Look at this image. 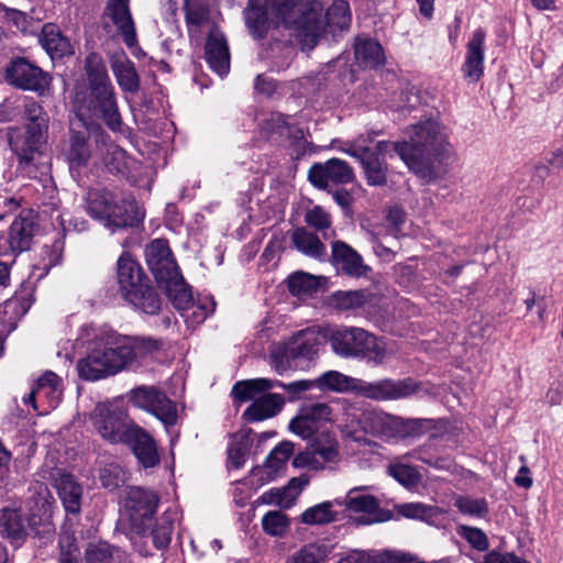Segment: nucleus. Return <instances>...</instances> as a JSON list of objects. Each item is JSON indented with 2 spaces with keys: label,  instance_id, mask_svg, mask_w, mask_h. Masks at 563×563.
<instances>
[{
  "label": "nucleus",
  "instance_id": "obj_1",
  "mask_svg": "<svg viewBox=\"0 0 563 563\" xmlns=\"http://www.w3.org/2000/svg\"><path fill=\"white\" fill-rule=\"evenodd\" d=\"M409 142H394V153L419 177L434 180L443 173L441 158L449 153L444 128L428 119L412 125Z\"/></svg>",
  "mask_w": 563,
  "mask_h": 563
},
{
  "label": "nucleus",
  "instance_id": "obj_2",
  "mask_svg": "<svg viewBox=\"0 0 563 563\" xmlns=\"http://www.w3.org/2000/svg\"><path fill=\"white\" fill-rule=\"evenodd\" d=\"M88 78V92L80 99L76 98L78 115L81 118L101 119L113 132L122 128V118L119 112L114 87L110 80L107 67L98 54H90L85 60Z\"/></svg>",
  "mask_w": 563,
  "mask_h": 563
},
{
  "label": "nucleus",
  "instance_id": "obj_3",
  "mask_svg": "<svg viewBox=\"0 0 563 563\" xmlns=\"http://www.w3.org/2000/svg\"><path fill=\"white\" fill-rule=\"evenodd\" d=\"M79 339L92 343L87 356L81 358L77 365L81 378L98 380L126 368L120 347V334L114 330L84 325L80 329Z\"/></svg>",
  "mask_w": 563,
  "mask_h": 563
},
{
  "label": "nucleus",
  "instance_id": "obj_4",
  "mask_svg": "<svg viewBox=\"0 0 563 563\" xmlns=\"http://www.w3.org/2000/svg\"><path fill=\"white\" fill-rule=\"evenodd\" d=\"M145 257L150 271L175 309L186 308L191 300V290L180 274L168 242L164 239L152 241L146 246Z\"/></svg>",
  "mask_w": 563,
  "mask_h": 563
},
{
  "label": "nucleus",
  "instance_id": "obj_5",
  "mask_svg": "<svg viewBox=\"0 0 563 563\" xmlns=\"http://www.w3.org/2000/svg\"><path fill=\"white\" fill-rule=\"evenodd\" d=\"M303 0H269L272 13L284 27L291 30L302 49L311 51L324 35L321 11L302 7Z\"/></svg>",
  "mask_w": 563,
  "mask_h": 563
},
{
  "label": "nucleus",
  "instance_id": "obj_6",
  "mask_svg": "<svg viewBox=\"0 0 563 563\" xmlns=\"http://www.w3.org/2000/svg\"><path fill=\"white\" fill-rule=\"evenodd\" d=\"M23 131L11 139V147L21 164L30 165L48 141L49 115L34 99L25 98L22 107Z\"/></svg>",
  "mask_w": 563,
  "mask_h": 563
},
{
  "label": "nucleus",
  "instance_id": "obj_7",
  "mask_svg": "<svg viewBox=\"0 0 563 563\" xmlns=\"http://www.w3.org/2000/svg\"><path fill=\"white\" fill-rule=\"evenodd\" d=\"M329 343L334 354L343 358L367 360L375 365L382 364L388 354L382 338L357 327H340L332 330Z\"/></svg>",
  "mask_w": 563,
  "mask_h": 563
},
{
  "label": "nucleus",
  "instance_id": "obj_8",
  "mask_svg": "<svg viewBox=\"0 0 563 563\" xmlns=\"http://www.w3.org/2000/svg\"><path fill=\"white\" fill-rule=\"evenodd\" d=\"M5 81L19 89L44 96L51 87L52 77L25 57H13L4 69Z\"/></svg>",
  "mask_w": 563,
  "mask_h": 563
},
{
  "label": "nucleus",
  "instance_id": "obj_9",
  "mask_svg": "<svg viewBox=\"0 0 563 563\" xmlns=\"http://www.w3.org/2000/svg\"><path fill=\"white\" fill-rule=\"evenodd\" d=\"M158 503L159 496L156 492L143 487L130 488L125 509L129 512L131 526L137 533H146L151 528Z\"/></svg>",
  "mask_w": 563,
  "mask_h": 563
},
{
  "label": "nucleus",
  "instance_id": "obj_10",
  "mask_svg": "<svg viewBox=\"0 0 563 563\" xmlns=\"http://www.w3.org/2000/svg\"><path fill=\"white\" fill-rule=\"evenodd\" d=\"M129 400L135 407L145 409L157 417L166 427L177 421L175 404L154 387H137L130 391Z\"/></svg>",
  "mask_w": 563,
  "mask_h": 563
},
{
  "label": "nucleus",
  "instance_id": "obj_11",
  "mask_svg": "<svg viewBox=\"0 0 563 563\" xmlns=\"http://www.w3.org/2000/svg\"><path fill=\"white\" fill-rule=\"evenodd\" d=\"M416 390V383L411 378L401 380L386 378L373 383L357 378L354 393L362 397L383 401L406 398L415 394Z\"/></svg>",
  "mask_w": 563,
  "mask_h": 563
},
{
  "label": "nucleus",
  "instance_id": "obj_12",
  "mask_svg": "<svg viewBox=\"0 0 563 563\" xmlns=\"http://www.w3.org/2000/svg\"><path fill=\"white\" fill-rule=\"evenodd\" d=\"M355 178L353 168L340 158H330L324 163H314L308 170L309 181L318 189L327 190L330 186L352 183Z\"/></svg>",
  "mask_w": 563,
  "mask_h": 563
},
{
  "label": "nucleus",
  "instance_id": "obj_13",
  "mask_svg": "<svg viewBox=\"0 0 563 563\" xmlns=\"http://www.w3.org/2000/svg\"><path fill=\"white\" fill-rule=\"evenodd\" d=\"M36 230L35 218L31 212H21L0 234V249L3 252L21 253L27 251Z\"/></svg>",
  "mask_w": 563,
  "mask_h": 563
},
{
  "label": "nucleus",
  "instance_id": "obj_14",
  "mask_svg": "<svg viewBox=\"0 0 563 563\" xmlns=\"http://www.w3.org/2000/svg\"><path fill=\"white\" fill-rule=\"evenodd\" d=\"M92 419L99 434L111 443H124L129 431L136 426L122 411L106 407L97 408Z\"/></svg>",
  "mask_w": 563,
  "mask_h": 563
},
{
  "label": "nucleus",
  "instance_id": "obj_15",
  "mask_svg": "<svg viewBox=\"0 0 563 563\" xmlns=\"http://www.w3.org/2000/svg\"><path fill=\"white\" fill-rule=\"evenodd\" d=\"M332 420V409L323 402L303 405L290 420L289 429L302 439L311 438L319 428Z\"/></svg>",
  "mask_w": 563,
  "mask_h": 563
},
{
  "label": "nucleus",
  "instance_id": "obj_16",
  "mask_svg": "<svg viewBox=\"0 0 563 563\" xmlns=\"http://www.w3.org/2000/svg\"><path fill=\"white\" fill-rule=\"evenodd\" d=\"M394 152V142L380 141L361 163L368 186L382 187L387 184L388 165L385 156Z\"/></svg>",
  "mask_w": 563,
  "mask_h": 563
},
{
  "label": "nucleus",
  "instance_id": "obj_17",
  "mask_svg": "<svg viewBox=\"0 0 563 563\" xmlns=\"http://www.w3.org/2000/svg\"><path fill=\"white\" fill-rule=\"evenodd\" d=\"M103 16L117 26L126 46L132 47L136 43V31L129 7V0H108Z\"/></svg>",
  "mask_w": 563,
  "mask_h": 563
},
{
  "label": "nucleus",
  "instance_id": "obj_18",
  "mask_svg": "<svg viewBox=\"0 0 563 563\" xmlns=\"http://www.w3.org/2000/svg\"><path fill=\"white\" fill-rule=\"evenodd\" d=\"M57 475L54 487L65 511L70 515H79L84 496L82 485L70 473L57 471Z\"/></svg>",
  "mask_w": 563,
  "mask_h": 563
},
{
  "label": "nucleus",
  "instance_id": "obj_19",
  "mask_svg": "<svg viewBox=\"0 0 563 563\" xmlns=\"http://www.w3.org/2000/svg\"><path fill=\"white\" fill-rule=\"evenodd\" d=\"M484 42L485 32L477 29L473 32L466 45L465 62L462 66L464 78L477 82L484 75Z\"/></svg>",
  "mask_w": 563,
  "mask_h": 563
},
{
  "label": "nucleus",
  "instance_id": "obj_20",
  "mask_svg": "<svg viewBox=\"0 0 563 563\" xmlns=\"http://www.w3.org/2000/svg\"><path fill=\"white\" fill-rule=\"evenodd\" d=\"M333 265L343 274L351 277H362L367 274L369 267L364 264L362 256L343 241L332 243Z\"/></svg>",
  "mask_w": 563,
  "mask_h": 563
},
{
  "label": "nucleus",
  "instance_id": "obj_21",
  "mask_svg": "<svg viewBox=\"0 0 563 563\" xmlns=\"http://www.w3.org/2000/svg\"><path fill=\"white\" fill-rule=\"evenodd\" d=\"M124 443L129 444L143 467H154L159 463V455L154 439L141 427L129 431Z\"/></svg>",
  "mask_w": 563,
  "mask_h": 563
},
{
  "label": "nucleus",
  "instance_id": "obj_22",
  "mask_svg": "<svg viewBox=\"0 0 563 563\" xmlns=\"http://www.w3.org/2000/svg\"><path fill=\"white\" fill-rule=\"evenodd\" d=\"M343 505L349 511L372 516L369 519H358L363 525L382 522L391 518V515L383 516L379 503L374 496L364 494L358 488H353L346 494Z\"/></svg>",
  "mask_w": 563,
  "mask_h": 563
},
{
  "label": "nucleus",
  "instance_id": "obj_23",
  "mask_svg": "<svg viewBox=\"0 0 563 563\" xmlns=\"http://www.w3.org/2000/svg\"><path fill=\"white\" fill-rule=\"evenodd\" d=\"M206 60L210 68L220 76L225 75L230 68L229 45L223 33L218 29H212L206 45Z\"/></svg>",
  "mask_w": 563,
  "mask_h": 563
},
{
  "label": "nucleus",
  "instance_id": "obj_24",
  "mask_svg": "<svg viewBox=\"0 0 563 563\" xmlns=\"http://www.w3.org/2000/svg\"><path fill=\"white\" fill-rule=\"evenodd\" d=\"M294 448L295 445L290 441L280 442L268 454L263 466H256L252 470V475L258 477L261 484L273 481L294 454Z\"/></svg>",
  "mask_w": 563,
  "mask_h": 563
},
{
  "label": "nucleus",
  "instance_id": "obj_25",
  "mask_svg": "<svg viewBox=\"0 0 563 563\" xmlns=\"http://www.w3.org/2000/svg\"><path fill=\"white\" fill-rule=\"evenodd\" d=\"M110 67L117 79L119 87L130 93H135L140 89V76L133 62L121 51L111 54Z\"/></svg>",
  "mask_w": 563,
  "mask_h": 563
},
{
  "label": "nucleus",
  "instance_id": "obj_26",
  "mask_svg": "<svg viewBox=\"0 0 563 563\" xmlns=\"http://www.w3.org/2000/svg\"><path fill=\"white\" fill-rule=\"evenodd\" d=\"M309 481L305 476L294 477L284 487H275L258 497V503L290 508Z\"/></svg>",
  "mask_w": 563,
  "mask_h": 563
},
{
  "label": "nucleus",
  "instance_id": "obj_27",
  "mask_svg": "<svg viewBox=\"0 0 563 563\" xmlns=\"http://www.w3.org/2000/svg\"><path fill=\"white\" fill-rule=\"evenodd\" d=\"M144 219V213L139 209L133 199L115 198L113 208L110 209L104 224L112 229H123L126 227H135Z\"/></svg>",
  "mask_w": 563,
  "mask_h": 563
},
{
  "label": "nucleus",
  "instance_id": "obj_28",
  "mask_svg": "<svg viewBox=\"0 0 563 563\" xmlns=\"http://www.w3.org/2000/svg\"><path fill=\"white\" fill-rule=\"evenodd\" d=\"M121 352H123L125 366L139 362L155 352L159 351L163 346V341L152 338H130L120 334Z\"/></svg>",
  "mask_w": 563,
  "mask_h": 563
},
{
  "label": "nucleus",
  "instance_id": "obj_29",
  "mask_svg": "<svg viewBox=\"0 0 563 563\" xmlns=\"http://www.w3.org/2000/svg\"><path fill=\"white\" fill-rule=\"evenodd\" d=\"M88 141L89 131L86 126L79 130H76L74 126L70 128L68 148L65 153L70 170L80 169L88 164L91 157Z\"/></svg>",
  "mask_w": 563,
  "mask_h": 563
},
{
  "label": "nucleus",
  "instance_id": "obj_30",
  "mask_svg": "<svg viewBox=\"0 0 563 563\" xmlns=\"http://www.w3.org/2000/svg\"><path fill=\"white\" fill-rule=\"evenodd\" d=\"M123 298L134 307V309L146 314H157L162 308V298L157 290L151 285L150 279L139 285L131 291H128Z\"/></svg>",
  "mask_w": 563,
  "mask_h": 563
},
{
  "label": "nucleus",
  "instance_id": "obj_31",
  "mask_svg": "<svg viewBox=\"0 0 563 563\" xmlns=\"http://www.w3.org/2000/svg\"><path fill=\"white\" fill-rule=\"evenodd\" d=\"M40 43L52 59L71 55L70 41L64 36L59 27L54 23H46L42 27Z\"/></svg>",
  "mask_w": 563,
  "mask_h": 563
},
{
  "label": "nucleus",
  "instance_id": "obj_32",
  "mask_svg": "<svg viewBox=\"0 0 563 563\" xmlns=\"http://www.w3.org/2000/svg\"><path fill=\"white\" fill-rule=\"evenodd\" d=\"M285 405L284 398L278 394H264L254 399V401L244 411V417L250 422H257L275 417Z\"/></svg>",
  "mask_w": 563,
  "mask_h": 563
},
{
  "label": "nucleus",
  "instance_id": "obj_33",
  "mask_svg": "<svg viewBox=\"0 0 563 563\" xmlns=\"http://www.w3.org/2000/svg\"><path fill=\"white\" fill-rule=\"evenodd\" d=\"M147 279L141 266L129 254H123L119 257L118 283L122 297Z\"/></svg>",
  "mask_w": 563,
  "mask_h": 563
},
{
  "label": "nucleus",
  "instance_id": "obj_34",
  "mask_svg": "<svg viewBox=\"0 0 563 563\" xmlns=\"http://www.w3.org/2000/svg\"><path fill=\"white\" fill-rule=\"evenodd\" d=\"M290 239L296 250L308 257L322 261L327 255L325 245L319 236L305 227L296 228Z\"/></svg>",
  "mask_w": 563,
  "mask_h": 563
},
{
  "label": "nucleus",
  "instance_id": "obj_35",
  "mask_svg": "<svg viewBox=\"0 0 563 563\" xmlns=\"http://www.w3.org/2000/svg\"><path fill=\"white\" fill-rule=\"evenodd\" d=\"M243 13L245 24L252 36L255 38L265 37L269 29L266 0H249Z\"/></svg>",
  "mask_w": 563,
  "mask_h": 563
},
{
  "label": "nucleus",
  "instance_id": "obj_36",
  "mask_svg": "<svg viewBox=\"0 0 563 563\" xmlns=\"http://www.w3.org/2000/svg\"><path fill=\"white\" fill-rule=\"evenodd\" d=\"M354 55L356 62L363 68L375 69L385 63L382 45L371 38L358 37L354 45Z\"/></svg>",
  "mask_w": 563,
  "mask_h": 563
},
{
  "label": "nucleus",
  "instance_id": "obj_37",
  "mask_svg": "<svg viewBox=\"0 0 563 563\" xmlns=\"http://www.w3.org/2000/svg\"><path fill=\"white\" fill-rule=\"evenodd\" d=\"M372 295L366 290H339L329 297V306L339 311L355 310L369 302Z\"/></svg>",
  "mask_w": 563,
  "mask_h": 563
},
{
  "label": "nucleus",
  "instance_id": "obj_38",
  "mask_svg": "<svg viewBox=\"0 0 563 563\" xmlns=\"http://www.w3.org/2000/svg\"><path fill=\"white\" fill-rule=\"evenodd\" d=\"M395 511L398 516L406 519L421 520L429 525H434L442 514L441 509L423 503H404L395 505Z\"/></svg>",
  "mask_w": 563,
  "mask_h": 563
},
{
  "label": "nucleus",
  "instance_id": "obj_39",
  "mask_svg": "<svg viewBox=\"0 0 563 563\" xmlns=\"http://www.w3.org/2000/svg\"><path fill=\"white\" fill-rule=\"evenodd\" d=\"M339 442L329 433H321L311 442V450L324 466L340 461Z\"/></svg>",
  "mask_w": 563,
  "mask_h": 563
},
{
  "label": "nucleus",
  "instance_id": "obj_40",
  "mask_svg": "<svg viewBox=\"0 0 563 563\" xmlns=\"http://www.w3.org/2000/svg\"><path fill=\"white\" fill-rule=\"evenodd\" d=\"M317 10H321V8H316ZM321 18L324 24V31L327 26L334 31L335 29L340 31L347 30L351 23V13L349 3L345 0H336L334 1L327 10V13L323 15L321 13Z\"/></svg>",
  "mask_w": 563,
  "mask_h": 563
},
{
  "label": "nucleus",
  "instance_id": "obj_41",
  "mask_svg": "<svg viewBox=\"0 0 563 563\" xmlns=\"http://www.w3.org/2000/svg\"><path fill=\"white\" fill-rule=\"evenodd\" d=\"M115 196L107 190H92L87 197V212L101 221L109 217L110 209L113 208Z\"/></svg>",
  "mask_w": 563,
  "mask_h": 563
},
{
  "label": "nucleus",
  "instance_id": "obj_42",
  "mask_svg": "<svg viewBox=\"0 0 563 563\" xmlns=\"http://www.w3.org/2000/svg\"><path fill=\"white\" fill-rule=\"evenodd\" d=\"M274 388L272 379L256 378L250 380L238 382L232 388V396L240 402L254 400L257 394Z\"/></svg>",
  "mask_w": 563,
  "mask_h": 563
},
{
  "label": "nucleus",
  "instance_id": "obj_43",
  "mask_svg": "<svg viewBox=\"0 0 563 563\" xmlns=\"http://www.w3.org/2000/svg\"><path fill=\"white\" fill-rule=\"evenodd\" d=\"M262 528L271 537L283 538L290 529V519L280 510L268 511L262 518Z\"/></svg>",
  "mask_w": 563,
  "mask_h": 563
},
{
  "label": "nucleus",
  "instance_id": "obj_44",
  "mask_svg": "<svg viewBox=\"0 0 563 563\" xmlns=\"http://www.w3.org/2000/svg\"><path fill=\"white\" fill-rule=\"evenodd\" d=\"M329 553L325 544L309 543L288 556L286 563H324Z\"/></svg>",
  "mask_w": 563,
  "mask_h": 563
},
{
  "label": "nucleus",
  "instance_id": "obj_45",
  "mask_svg": "<svg viewBox=\"0 0 563 563\" xmlns=\"http://www.w3.org/2000/svg\"><path fill=\"white\" fill-rule=\"evenodd\" d=\"M286 349L287 357L292 358L294 363L299 358L312 360L319 350L317 338H305L301 333Z\"/></svg>",
  "mask_w": 563,
  "mask_h": 563
},
{
  "label": "nucleus",
  "instance_id": "obj_46",
  "mask_svg": "<svg viewBox=\"0 0 563 563\" xmlns=\"http://www.w3.org/2000/svg\"><path fill=\"white\" fill-rule=\"evenodd\" d=\"M331 501H324L306 509L301 516L300 521L306 525H328L335 520V512L332 509Z\"/></svg>",
  "mask_w": 563,
  "mask_h": 563
},
{
  "label": "nucleus",
  "instance_id": "obj_47",
  "mask_svg": "<svg viewBox=\"0 0 563 563\" xmlns=\"http://www.w3.org/2000/svg\"><path fill=\"white\" fill-rule=\"evenodd\" d=\"M173 530V519L167 512H164L155 526L152 525L147 531H150V537L155 548L162 550L169 545Z\"/></svg>",
  "mask_w": 563,
  "mask_h": 563
},
{
  "label": "nucleus",
  "instance_id": "obj_48",
  "mask_svg": "<svg viewBox=\"0 0 563 563\" xmlns=\"http://www.w3.org/2000/svg\"><path fill=\"white\" fill-rule=\"evenodd\" d=\"M357 378L346 376L336 371H329L322 374L317 384L321 388H328L335 391H354Z\"/></svg>",
  "mask_w": 563,
  "mask_h": 563
},
{
  "label": "nucleus",
  "instance_id": "obj_49",
  "mask_svg": "<svg viewBox=\"0 0 563 563\" xmlns=\"http://www.w3.org/2000/svg\"><path fill=\"white\" fill-rule=\"evenodd\" d=\"M0 526L5 536L14 541H19L24 536V522L18 510L3 509L0 517Z\"/></svg>",
  "mask_w": 563,
  "mask_h": 563
},
{
  "label": "nucleus",
  "instance_id": "obj_50",
  "mask_svg": "<svg viewBox=\"0 0 563 563\" xmlns=\"http://www.w3.org/2000/svg\"><path fill=\"white\" fill-rule=\"evenodd\" d=\"M305 222L313 230L321 232L324 239L334 235V232L328 234V230L332 225L331 216L320 206H314L305 214Z\"/></svg>",
  "mask_w": 563,
  "mask_h": 563
},
{
  "label": "nucleus",
  "instance_id": "obj_51",
  "mask_svg": "<svg viewBox=\"0 0 563 563\" xmlns=\"http://www.w3.org/2000/svg\"><path fill=\"white\" fill-rule=\"evenodd\" d=\"M261 131L268 137L285 136L290 134V126L286 117L279 112H272L260 123Z\"/></svg>",
  "mask_w": 563,
  "mask_h": 563
},
{
  "label": "nucleus",
  "instance_id": "obj_52",
  "mask_svg": "<svg viewBox=\"0 0 563 563\" xmlns=\"http://www.w3.org/2000/svg\"><path fill=\"white\" fill-rule=\"evenodd\" d=\"M388 474L404 486H413L420 481V474L416 467L396 461L387 467Z\"/></svg>",
  "mask_w": 563,
  "mask_h": 563
},
{
  "label": "nucleus",
  "instance_id": "obj_53",
  "mask_svg": "<svg viewBox=\"0 0 563 563\" xmlns=\"http://www.w3.org/2000/svg\"><path fill=\"white\" fill-rule=\"evenodd\" d=\"M59 386L60 378L55 373L48 371L37 379L35 388L40 397L44 396L57 402L60 396Z\"/></svg>",
  "mask_w": 563,
  "mask_h": 563
},
{
  "label": "nucleus",
  "instance_id": "obj_54",
  "mask_svg": "<svg viewBox=\"0 0 563 563\" xmlns=\"http://www.w3.org/2000/svg\"><path fill=\"white\" fill-rule=\"evenodd\" d=\"M99 478L104 488L114 490L124 484L125 472L120 465L110 463L100 470Z\"/></svg>",
  "mask_w": 563,
  "mask_h": 563
},
{
  "label": "nucleus",
  "instance_id": "obj_55",
  "mask_svg": "<svg viewBox=\"0 0 563 563\" xmlns=\"http://www.w3.org/2000/svg\"><path fill=\"white\" fill-rule=\"evenodd\" d=\"M216 302L212 299H207L205 303H194V298L191 297L190 303L184 309H177L180 311L181 316L188 321L200 323L202 322L210 313L214 311Z\"/></svg>",
  "mask_w": 563,
  "mask_h": 563
},
{
  "label": "nucleus",
  "instance_id": "obj_56",
  "mask_svg": "<svg viewBox=\"0 0 563 563\" xmlns=\"http://www.w3.org/2000/svg\"><path fill=\"white\" fill-rule=\"evenodd\" d=\"M455 507L464 515L483 518L488 512L487 501L484 498L459 497Z\"/></svg>",
  "mask_w": 563,
  "mask_h": 563
},
{
  "label": "nucleus",
  "instance_id": "obj_57",
  "mask_svg": "<svg viewBox=\"0 0 563 563\" xmlns=\"http://www.w3.org/2000/svg\"><path fill=\"white\" fill-rule=\"evenodd\" d=\"M386 419L382 412L366 410L360 417V424L364 433L380 434L385 430Z\"/></svg>",
  "mask_w": 563,
  "mask_h": 563
},
{
  "label": "nucleus",
  "instance_id": "obj_58",
  "mask_svg": "<svg viewBox=\"0 0 563 563\" xmlns=\"http://www.w3.org/2000/svg\"><path fill=\"white\" fill-rule=\"evenodd\" d=\"M112 548L107 542L89 543L85 551L86 563H111Z\"/></svg>",
  "mask_w": 563,
  "mask_h": 563
},
{
  "label": "nucleus",
  "instance_id": "obj_59",
  "mask_svg": "<svg viewBox=\"0 0 563 563\" xmlns=\"http://www.w3.org/2000/svg\"><path fill=\"white\" fill-rule=\"evenodd\" d=\"M185 14L188 25L200 26L208 20V9L202 0H186Z\"/></svg>",
  "mask_w": 563,
  "mask_h": 563
},
{
  "label": "nucleus",
  "instance_id": "obj_60",
  "mask_svg": "<svg viewBox=\"0 0 563 563\" xmlns=\"http://www.w3.org/2000/svg\"><path fill=\"white\" fill-rule=\"evenodd\" d=\"M456 531L475 550L486 551L488 549V539L483 530L475 527L459 526Z\"/></svg>",
  "mask_w": 563,
  "mask_h": 563
},
{
  "label": "nucleus",
  "instance_id": "obj_61",
  "mask_svg": "<svg viewBox=\"0 0 563 563\" xmlns=\"http://www.w3.org/2000/svg\"><path fill=\"white\" fill-rule=\"evenodd\" d=\"M106 151L104 166L110 173H122L125 168V152L112 143L107 145Z\"/></svg>",
  "mask_w": 563,
  "mask_h": 563
},
{
  "label": "nucleus",
  "instance_id": "obj_62",
  "mask_svg": "<svg viewBox=\"0 0 563 563\" xmlns=\"http://www.w3.org/2000/svg\"><path fill=\"white\" fill-rule=\"evenodd\" d=\"M250 451L249 441L246 439L234 440L228 448V462L234 468H240L245 463V457Z\"/></svg>",
  "mask_w": 563,
  "mask_h": 563
},
{
  "label": "nucleus",
  "instance_id": "obj_63",
  "mask_svg": "<svg viewBox=\"0 0 563 563\" xmlns=\"http://www.w3.org/2000/svg\"><path fill=\"white\" fill-rule=\"evenodd\" d=\"M288 287L292 295H302L313 290L316 284L310 275L306 273H297L289 278Z\"/></svg>",
  "mask_w": 563,
  "mask_h": 563
},
{
  "label": "nucleus",
  "instance_id": "obj_64",
  "mask_svg": "<svg viewBox=\"0 0 563 563\" xmlns=\"http://www.w3.org/2000/svg\"><path fill=\"white\" fill-rule=\"evenodd\" d=\"M271 365L278 373L283 374L288 369L296 368L297 363H294L292 358L287 357V349L284 351H274L271 354Z\"/></svg>",
  "mask_w": 563,
  "mask_h": 563
}]
</instances>
